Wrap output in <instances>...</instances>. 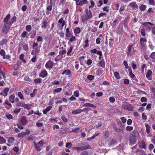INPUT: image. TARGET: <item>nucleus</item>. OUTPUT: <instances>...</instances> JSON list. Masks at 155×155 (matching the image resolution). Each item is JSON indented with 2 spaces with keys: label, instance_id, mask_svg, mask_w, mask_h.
<instances>
[{
  "label": "nucleus",
  "instance_id": "46",
  "mask_svg": "<svg viewBox=\"0 0 155 155\" xmlns=\"http://www.w3.org/2000/svg\"><path fill=\"white\" fill-rule=\"evenodd\" d=\"M20 68L18 64H15L14 66L13 69L15 70H18Z\"/></svg>",
  "mask_w": 155,
  "mask_h": 155
},
{
  "label": "nucleus",
  "instance_id": "10",
  "mask_svg": "<svg viewBox=\"0 0 155 155\" xmlns=\"http://www.w3.org/2000/svg\"><path fill=\"white\" fill-rule=\"evenodd\" d=\"M129 6L132 8L134 10H136L138 8V6L137 5L136 3L135 2H133L129 3Z\"/></svg>",
  "mask_w": 155,
  "mask_h": 155
},
{
  "label": "nucleus",
  "instance_id": "5",
  "mask_svg": "<svg viewBox=\"0 0 155 155\" xmlns=\"http://www.w3.org/2000/svg\"><path fill=\"white\" fill-rule=\"evenodd\" d=\"M45 67L47 69L50 70L53 68V62L50 60L46 62Z\"/></svg>",
  "mask_w": 155,
  "mask_h": 155
},
{
  "label": "nucleus",
  "instance_id": "27",
  "mask_svg": "<svg viewBox=\"0 0 155 155\" xmlns=\"http://www.w3.org/2000/svg\"><path fill=\"white\" fill-rule=\"evenodd\" d=\"M146 5L143 4H141L139 6L140 10L142 11H145L146 9Z\"/></svg>",
  "mask_w": 155,
  "mask_h": 155
},
{
  "label": "nucleus",
  "instance_id": "14",
  "mask_svg": "<svg viewBox=\"0 0 155 155\" xmlns=\"http://www.w3.org/2000/svg\"><path fill=\"white\" fill-rule=\"evenodd\" d=\"M74 46L73 45H71L69 47V49L68 50V52H67V56H71L72 55V52L73 49L74 48Z\"/></svg>",
  "mask_w": 155,
  "mask_h": 155
},
{
  "label": "nucleus",
  "instance_id": "23",
  "mask_svg": "<svg viewBox=\"0 0 155 155\" xmlns=\"http://www.w3.org/2000/svg\"><path fill=\"white\" fill-rule=\"evenodd\" d=\"M52 108V106H51L48 107L45 109L43 110V114H46L47 112L49 111Z\"/></svg>",
  "mask_w": 155,
  "mask_h": 155
},
{
  "label": "nucleus",
  "instance_id": "60",
  "mask_svg": "<svg viewBox=\"0 0 155 155\" xmlns=\"http://www.w3.org/2000/svg\"><path fill=\"white\" fill-rule=\"evenodd\" d=\"M0 54L2 56H4L5 55V52L3 49H2L0 51Z\"/></svg>",
  "mask_w": 155,
  "mask_h": 155
},
{
  "label": "nucleus",
  "instance_id": "1",
  "mask_svg": "<svg viewBox=\"0 0 155 155\" xmlns=\"http://www.w3.org/2000/svg\"><path fill=\"white\" fill-rule=\"evenodd\" d=\"M86 15L81 16V20L83 22H84L87 19L91 18L92 17V12L91 10L86 9L85 10Z\"/></svg>",
  "mask_w": 155,
  "mask_h": 155
},
{
  "label": "nucleus",
  "instance_id": "28",
  "mask_svg": "<svg viewBox=\"0 0 155 155\" xmlns=\"http://www.w3.org/2000/svg\"><path fill=\"white\" fill-rule=\"evenodd\" d=\"M87 0H81L78 3V5L80 6H82L83 5L87 3Z\"/></svg>",
  "mask_w": 155,
  "mask_h": 155
},
{
  "label": "nucleus",
  "instance_id": "16",
  "mask_svg": "<svg viewBox=\"0 0 155 155\" xmlns=\"http://www.w3.org/2000/svg\"><path fill=\"white\" fill-rule=\"evenodd\" d=\"M21 122L22 125H25L27 122L26 118L25 116H23L21 119Z\"/></svg>",
  "mask_w": 155,
  "mask_h": 155
},
{
  "label": "nucleus",
  "instance_id": "42",
  "mask_svg": "<svg viewBox=\"0 0 155 155\" xmlns=\"http://www.w3.org/2000/svg\"><path fill=\"white\" fill-rule=\"evenodd\" d=\"M131 64L133 70H135L137 68V66L135 63V62L134 61H132Z\"/></svg>",
  "mask_w": 155,
  "mask_h": 155
},
{
  "label": "nucleus",
  "instance_id": "33",
  "mask_svg": "<svg viewBox=\"0 0 155 155\" xmlns=\"http://www.w3.org/2000/svg\"><path fill=\"white\" fill-rule=\"evenodd\" d=\"M15 140V138L13 137H10L8 139V143H14Z\"/></svg>",
  "mask_w": 155,
  "mask_h": 155
},
{
  "label": "nucleus",
  "instance_id": "32",
  "mask_svg": "<svg viewBox=\"0 0 155 155\" xmlns=\"http://www.w3.org/2000/svg\"><path fill=\"white\" fill-rule=\"evenodd\" d=\"M16 19H17L16 17L15 16H14L11 19V21H9V24H10V25L11 24H12L13 23H14V22H15L16 21Z\"/></svg>",
  "mask_w": 155,
  "mask_h": 155
},
{
  "label": "nucleus",
  "instance_id": "39",
  "mask_svg": "<svg viewBox=\"0 0 155 155\" xmlns=\"http://www.w3.org/2000/svg\"><path fill=\"white\" fill-rule=\"evenodd\" d=\"M150 89L151 93L153 95L155 96V87H150Z\"/></svg>",
  "mask_w": 155,
  "mask_h": 155
},
{
  "label": "nucleus",
  "instance_id": "48",
  "mask_svg": "<svg viewBox=\"0 0 155 155\" xmlns=\"http://www.w3.org/2000/svg\"><path fill=\"white\" fill-rule=\"evenodd\" d=\"M90 3H91V5L89 7H88L89 8H93L94 7V5H95L94 2L93 0H91L90 1Z\"/></svg>",
  "mask_w": 155,
  "mask_h": 155
},
{
  "label": "nucleus",
  "instance_id": "3",
  "mask_svg": "<svg viewBox=\"0 0 155 155\" xmlns=\"http://www.w3.org/2000/svg\"><path fill=\"white\" fill-rule=\"evenodd\" d=\"M78 146L80 147L75 148V150L78 152H79V150H84L91 148L89 145H84V144L83 143L78 144Z\"/></svg>",
  "mask_w": 155,
  "mask_h": 155
},
{
  "label": "nucleus",
  "instance_id": "38",
  "mask_svg": "<svg viewBox=\"0 0 155 155\" xmlns=\"http://www.w3.org/2000/svg\"><path fill=\"white\" fill-rule=\"evenodd\" d=\"M114 75L115 78L119 79L120 78L119 73L117 71L115 72L114 73Z\"/></svg>",
  "mask_w": 155,
  "mask_h": 155
},
{
  "label": "nucleus",
  "instance_id": "9",
  "mask_svg": "<svg viewBox=\"0 0 155 155\" xmlns=\"http://www.w3.org/2000/svg\"><path fill=\"white\" fill-rule=\"evenodd\" d=\"M48 20L46 19H43L41 23V28H42L46 29L48 25Z\"/></svg>",
  "mask_w": 155,
  "mask_h": 155
},
{
  "label": "nucleus",
  "instance_id": "59",
  "mask_svg": "<svg viewBox=\"0 0 155 155\" xmlns=\"http://www.w3.org/2000/svg\"><path fill=\"white\" fill-rule=\"evenodd\" d=\"M92 63V60L91 59H89L87 60L86 64L87 65H90Z\"/></svg>",
  "mask_w": 155,
  "mask_h": 155
},
{
  "label": "nucleus",
  "instance_id": "17",
  "mask_svg": "<svg viewBox=\"0 0 155 155\" xmlns=\"http://www.w3.org/2000/svg\"><path fill=\"white\" fill-rule=\"evenodd\" d=\"M81 32V30L80 28L75 27L74 30V33L75 35L79 34Z\"/></svg>",
  "mask_w": 155,
  "mask_h": 155
},
{
  "label": "nucleus",
  "instance_id": "8",
  "mask_svg": "<svg viewBox=\"0 0 155 155\" xmlns=\"http://www.w3.org/2000/svg\"><path fill=\"white\" fill-rule=\"evenodd\" d=\"M133 46V45H129L127 48V56H132V48Z\"/></svg>",
  "mask_w": 155,
  "mask_h": 155
},
{
  "label": "nucleus",
  "instance_id": "18",
  "mask_svg": "<svg viewBox=\"0 0 155 155\" xmlns=\"http://www.w3.org/2000/svg\"><path fill=\"white\" fill-rule=\"evenodd\" d=\"M98 65L101 67L104 68L105 67V64L104 60H101L98 63Z\"/></svg>",
  "mask_w": 155,
  "mask_h": 155
},
{
  "label": "nucleus",
  "instance_id": "24",
  "mask_svg": "<svg viewBox=\"0 0 155 155\" xmlns=\"http://www.w3.org/2000/svg\"><path fill=\"white\" fill-rule=\"evenodd\" d=\"M89 41L88 39H86L84 42V43H85V44L83 46V47L84 48H85L89 46Z\"/></svg>",
  "mask_w": 155,
  "mask_h": 155
},
{
  "label": "nucleus",
  "instance_id": "62",
  "mask_svg": "<svg viewBox=\"0 0 155 155\" xmlns=\"http://www.w3.org/2000/svg\"><path fill=\"white\" fill-rule=\"evenodd\" d=\"M38 43L37 42H34L32 45V48L33 49H35L36 48L38 47Z\"/></svg>",
  "mask_w": 155,
  "mask_h": 155
},
{
  "label": "nucleus",
  "instance_id": "37",
  "mask_svg": "<svg viewBox=\"0 0 155 155\" xmlns=\"http://www.w3.org/2000/svg\"><path fill=\"white\" fill-rule=\"evenodd\" d=\"M6 140L3 137L0 136V144H2L6 142Z\"/></svg>",
  "mask_w": 155,
  "mask_h": 155
},
{
  "label": "nucleus",
  "instance_id": "21",
  "mask_svg": "<svg viewBox=\"0 0 155 155\" xmlns=\"http://www.w3.org/2000/svg\"><path fill=\"white\" fill-rule=\"evenodd\" d=\"M11 15L10 14H8L5 18L4 22L5 23H9L8 20L10 18Z\"/></svg>",
  "mask_w": 155,
  "mask_h": 155
},
{
  "label": "nucleus",
  "instance_id": "11",
  "mask_svg": "<svg viewBox=\"0 0 155 155\" xmlns=\"http://www.w3.org/2000/svg\"><path fill=\"white\" fill-rule=\"evenodd\" d=\"M124 109L129 111H132L133 110V107L130 104H126L123 107Z\"/></svg>",
  "mask_w": 155,
  "mask_h": 155
},
{
  "label": "nucleus",
  "instance_id": "55",
  "mask_svg": "<svg viewBox=\"0 0 155 155\" xmlns=\"http://www.w3.org/2000/svg\"><path fill=\"white\" fill-rule=\"evenodd\" d=\"M43 38L42 37L39 36L38 37L37 40L38 42H42L43 41Z\"/></svg>",
  "mask_w": 155,
  "mask_h": 155
},
{
  "label": "nucleus",
  "instance_id": "56",
  "mask_svg": "<svg viewBox=\"0 0 155 155\" xmlns=\"http://www.w3.org/2000/svg\"><path fill=\"white\" fill-rule=\"evenodd\" d=\"M133 129V127L131 126H127L126 127V129L127 131H131Z\"/></svg>",
  "mask_w": 155,
  "mask_h": 155
},
{
  "label": "nucleus",
  "instance_id": "13",
  "mask_svg": "<svg viewBox=\"0 0 155 155\" xmlns=\"http://www.w3.org/2000/svg\"><path fill=\"white\" fill-rule=\"evenodd\" d=\"M48 74V72L46 70H42L39 74V76L42 78H44L47 76Z\"/></svg>",
  "mask_w": 155,
  "mask_h": 155
},
{
  "label": "nucleus",
  "instance_id": "22",
  "mask_svg": "<svg viewBox=\"0 0 155 155\" xmlns=\"http://www.w3.org/2000/svg\"><path fill=\"white\" fill-rule=\"evenodd\" d=\"M58 23L60 24H61V27H63L65 24V21L63 20V18H61L58 21Z\"/></svg>",
  "mask_w": 155,
  "mask_h": 155
},
{
  "label": "nucleus",
  "instance_id": "19",
  "mask_svg": "<svg viewBox=\"0 0 155 155\" xmlns=\"http://www.w3.org/2000/svg\"><path fill=\"white\" fill-rule=\"evenodd\" d=\"M139 134V133L137 131L134 130L133 132V133L131 136H133V137L137 139L138 137Z\"/></svg>",
  "mask_w": 155,
  "mask_h": 155
},
{
  "label": "nucleus",
  "instance_id": "49",
  "mask_svg": "<svg viewBox=\"0 0 155 155\" xmlns=\"http://www.w3.org/2000/svg\"><path fill=\"white\" fill-rule=\"evenodd\" d=\"M62 90V88L61 87L60 88H57L55 89L54 90V91L55 92H60Z\"/></svg>",
  "mask_w": 155,
  "mask_h": 155
},
{
  "label": "nucleus",
  "instance_id": "36",
  "mask_svg": "<svg viewBox=\"0 0 155 155\" xmlns=\"http://www.w3.org/2000/svg\"><path fill=\"white\" fill-rule=\"evenodd\" d=\"M145 126L146 128L147 133L148 134L150 132V127L147 124H145Z\"/></svg>",
  "mask_w": 155,
  "mask_h": 155
},
{
  "label": "nucleus",
  "instance_id": "51",
  "mask_svg": "<svg viewBox=\"0 0 155 155\" xmlns=\"http://www.w3.org/2000/svg\"><path fill=\"white\" fill-rule=\"evenodd\" d=\"M94 78V76L93 75H89L87 76V78L90 81L93 80Z\"/></svg>",
  "mask_w": 155,
  "mask_h": 155
},
{
  "label": "nucleus",
  "instance_id": "29",
  "mask_svg": "<svg viewBox=\"0 0 155 155\" xmlns=\"http://www.w3.org/2000/svg\"><path fill=\"white\" fill-rule=\"evenodd\" d=\"M104 71L102 69H99L96 71V73L97 75L100 76L103 73Z\"/></svg>",
  "mask_w": 155,
  "mask_h": 155
},
{
  "label": "nucleus",
  "instance_id": "12",
  "mask_svg": "<svg viewBox=\"0 0 155 155\" xmlns=\"http://www.w3.org/2000/svg\"><path fill=\"white\" fill-rule=\"evenodd\" d=\"M9 88L8 87H6L4 89L3 91H2L0 93V95H3L4 97L7 96L8 93L9 91Z\"/></svg>",
  "mask_w": 155,
  "mask_h": 155
},
{
  "label": "nucleus",
  "instance_id": "58",
  "mask_svg": "<svg viewBox=\"0 0 155 155\" xmlns=\"http://www.w3.org/2000/svg\"><path fill=\"white\" fill-rule=\"evenodd\" d=\"M109 45L110 47L112 44H113V43L114 41V39L112 38H110L109 40Z\"/></svg>",
  "mask_w": 155,
  "mask_h": 155
},
{
  "label": "nucleus",
  "instance_id": "45",
  "mask_svg": "<svg viewBox=\"0 0 155 155\" xmlns=\"http://www.w3.org/2000/svg\"><path fill=\"white\" fill-rule=\"evenodd\" d=\"M140 33L142 35L145 36L146 35L145 30L144 28H142L140 30Z\"/></svg>",
  "mask_w": 155,
  "mask_h": 155
},
{
  "label": "nucleus",
  "instance_id": "2",
  "mask_svg": "<svg viewBox=\"0 0 155 155\" xmlns=\"http://www.w3.org/2000/svg\"><path fill=\"white\" fill-rule=\"evenodd\" d=\"M147 39L145 38H140V48L142 50H145L147 49V46L146 43Z\"/></svg>",
  "mask_w": 155,
  "mask_h": 155
},
{
  "label": "nucleus",
  "instance_id": "40",
  "mask_svg": "<svg viewBox=\"0 0 155 155\" xmlns=\"http://www.w3.org/2000/svg\"><path fill=\"white\" fill-rule=\"evenodd\" d=\"M5 116L9 120L13 118V116L10 114H7L5 115Z\"/></svg>",
  "mask_w": 155,
  "mask_h": 155
},
{
  "label": "nucleus",
  "instance_id": "61",
  "mask_svg": "<svg viewBox=\"0 0 155 155\" xmlns=\"http://www.w3.org/2000/svg\"><path fill=\"white\" fill-rule=\"evenodd\" d=\"M72 144L71 143H66V147L67 148H69L71 147Z\"/></svg>",
  "mask_w": 155,
  "mask_h": 155
},
{
  "label": "nucleus",
  "instance_id": "35",
  "mask_svg": "<svg viewBox=\"0 0 155 155\" xmlns=\"http://www.w3.org/2000/svg\"><path fill=\"white\" fill-rule=\"evenodd\" d=\"M34 81L36 84H40L42 82V79L40 78H38V79H35Z\"/></svg>",
  "mask_w": 155,
  "mask_h": 155
},
{
  "label": "nucleus",
  "instance_id": "25",
  "mask_svg": "<svg viewBox=\"0 0 155 155\" xmlns=\"http://www.w3.org/2000/svg\"><path fill=\"white\" fill-rule=\"evenodd\" d=\"M34 146L35 149L37 151L41 150V147L38 145L35 141H34Z\"/></svg>",
  "mask_w": 155,
  "mask_h": 155
},
{
  "label": "nucleus",
  "instance_id": "15",
  "mask_svg": "<svg viewBox=\"0 0 155 155\" xmlns=\"http://www.w3.org/2000/svg\"><path fill=\"white\" fill-rule=\"evenodd\" d=\"M137 139L134 137L133 136H131L130 138V143L132 144L131 145L135 144L136 141H137Z\"/></svg>",
  "mask_w": 155,
  "mask_h": 155
},
{
  "label": "nucleus",
  "instance_id": "57",
  "mask_svg": "<svg viewBox=\"0 0 155 155\" xmlns=\"http://www.w3.org/2000/svg\"><path fill=\"white\" fill-rule=\"evenodd\" d=\"M123 64L125 66L126 69H128L129 68V66L126 61H124L123 62Z\"/></svg>",
  "mask_w": 155,
  "mask_h": 155
},
{
  "label": "nucleus",
  "instance_id": "64",
  "mask_svg": "<svg viewBox=\"0 0 155 155\" xmlns=\"http://www.w3.org/2000/svg\"><path fill=\"white\" fill-rule=\"evenodd\" d=\"M88 155V153L86 151H82L81 153V155Z\"/></svg>",
  "mask_w": 155,
  "mask_h": 155
},
{
  "label": "nucleus",
  "instance_id": "53",
  "mask_svg": "<svg viewBox=\"0 0 155 155\" xmlns=\"http://www.w3.org/2000/svg\"><path fill=\"white\" fill-rule=\"evenodd\" d=\"M66 53V51L65 49H63L59 51V54L61 55H64Z\"/></svg>",
  "mask_w": 155,
  "mask_h": 155
},
{
  "label": "nucleus",
  "instance_id": "54",
  "mask_svg": "<svg viewBox=\"0 0 155 155\" xmlns=\"http://www.w3.org/2000/svg\"><path fill=\"white\" fill-rule=\"evenodd\" d=\"M44 140H42L40 141H39L38 143L37 144L38 145H39V146H40V147H41L44 144Z\"/></svg>",
  "mask_w": 155,
  "mask_h": 155
},
{
  "label": "nucleus",
  "instance_id": "6",
  "mask_svg": "<svg viewBox=\"0 0 155 155\" xmlns=\"http://www.w3.org/2000/svg\"><path fill=\"white\" fill-rule=\"evenodd\" d=\"M26 130V132L19 133L18 136V137L19 138H23L26 135L29 134L30 133V130L28 129H27Z\"/></svg>",
  "mask_w": 155,
  "mask_h": 155
},
{
  "label": "nucleus",
  "instance_id": "52",
  "mask_svg": "<svg viewBox=\"0 0 155 155\" xmlns=\"http://www.w3.org/2000/svg\"><path fill=\"white\" fill-rule=\"evenodd\" d=\"M75 39V37L74 36H71V37L70 38L68 44H69L70 42H72L74 41Z\"/></svg>",
  "mask_w": 155,
  "mask_h": 155
},
{
  "label": "nucleus",
  "instance_id": "63",
  "mask_svg": "<svg viewBox=\"0 0 155 155\" xmlns=\"http://www.w3.org/2000/svg\"><path fill=\"white\" fill-rule=\"evenodd\" d=\"M151 58L153 59H155V52L152 53L150 55Z\"/></svg>",
  "mask_w": 155,
  "mask_h": 155
},
{
  "label": "nucleus",
  "instance_id": "47",
  "mask_svg": "<svg viewBox=\"0 0 155 155\" xmlns=\"http://www.w3.org/2000/svg\"><path fill=\"white\" fill-rule=\"evenodd\" d=\"M8 42V40L6 38L2 39L1 42V45H3Z\"/></svg>",
  "mask_w": 155,
  "mask_h": 155
},
{
  "label": "nucleus",
  "instance_id": "30",
  "mask_svg": "<svg viewBox=\"0 0 155 155\" xmlns=\"http://www.w3.org/2000/svg\"><path fill=\"white\" fill-rule=\"evenodd\" d=\"M153 74L152 71L150 70H148L146 76V77L148 78H149Z\"/></svg>",
  "mask_w": 155,
  "mask_h": 155
},
{
  "label": "nucleus",
  "instance_id": "31",
  "mask_svg": "<svg viewBox=\"0 0 155 155\" xmlns=\"http://www.w3.org/2000/svg\"><path fill=\"white\" fill-rule=\"evenodd\" d=\"M23 48L25 51H28L29 50V47L28 44L24 42V45Z\"/></svg>",
  "mask_w": 155,
  "mask_h": 155
},
{
  "label": "nucleus",
  "instance_id": "4",
  "mask_svg": "<svg viewBox=\"0 0 155 155\" xmlns=\"http://www.w3.org/2000/svg\"><path fill=\"white\" fill-rule=\"evenodd\" d=\"M10 25L9 23H5L2 29V32L5 34H7L9 29Z\"/></svg>",
  "mask_w": 155,
  "mask_h": 155
},
{
  "label": "nucleus",
  "instance_id": "34",
  "mask_svg": "<svg viewBox=\"0 0 155 155\" xmlns=\"http://www.w3.org/2000/svg\"><path fill=\"white\" fill-rule=\"evenodd\" d=\"M5 104L8 105V106H5V107L7 109H9L12 107V104L8 101H6Z\"/></svg>",
  "mask_w": 155,
  "mask_h": 155
},
{
  "label": "nucleus",
  "instance_id": "7",
  "mask_svg": "<svg viewBox=\"0 0 155 155\" xmlns=\"http://www.w3.org/2000/svg\"><path fill=\"white\" fill-rule=\"evenodd\" d=\"M88 108H85L84 109L81 110L80 109H77L75 110H74L72 111V114L76 115L79 114L82 112L85 111L86 110H87Z\"/></svg>",
  "mask_w": 155,
  "mask_h": 155
},
{
  "label": "nucleus",
  "instance_id": "26",
  "mask_svg": "<svg viewBox=\"0 0 155 155\" xmlns=\"http://www.w3.org/2000/svg\"><path fill=\"white\" fill-rule=\"evenodd\" d=\"M71 73V71L69 69L64 70L62 73V75L65 74L66 75H69Z\"/></svg>",
  "mask_w": 155,
  "mask_h": 155
},
{
  "label": "nucleus",
  "instance_id": "50",
  "mask_svg": "<svg viewBox=\"0 0 155 155\" xmlns=\"http://www.w3.org/2000/svg\"><path fill=\"white\" fill-rule=\"evenodd\" d=\"M110 84L109 82L107 81H103L102 83V84H101V85H105L108 86V85H109Z\"/></svg>",
  "mask_w": 155,
  "mask_h": 155
},
{
  "label": "nucleus",
  "instance_id": "20",
  "mask_svg": "<svg viewBox=\"0 0 155 155\" xmlns=\"http://www.w3.org/2000/svg\"><path fill=\"white\" fill-rule=\"evenodd\" d=\"M147 68V65L145 64H142L141 66V72L142 74H143L144 71V69L146 68Z\"/></svg>",
  "mask_w": 155,
  "mask_h": 155
},
{
  "label": "nucleus",
  "instance_id": "43",
  "mask_svg": "<svg viewBox=\"0 0 155 155\" xmlns=\"http://www.w3.org/2000/svg\"><path fill=\"white\" fill-rule=\"evenodd\" d=\"M142 24L145 26H147L148 24H149L151 25H153L154 24L151 22H145L143 23H142Z\"/></svg>",
  "mask_w": 155,
  "mask_h": 155
},
{
  "label": "nucleus",
  "instance_id": "41",
  "mask_svg": "<svg viewBox=\"0 0 155 155\" xmlns=\"http://www.w3.org/2000/svg\"><path fill=\"white\" fill-rule=\"evenodd\" d=\"M84 107H95V106L93 104L90 103H85L83 105Z\"/></svg>",
  "mask_w": 155,
  "mask_h": 155
},
{
  "label": "nucleus",
  "instance_id": "44",
  "mask_svg": "<svg viewBox=\"0 0 155 155\" xmlns=\"http://www.w3.org/2000/svg\"><path fill=\"white\" fill-rule=\"evenodd\" d=\"M32 29L31 26V25H28L26 26V29L28 32L30 31Z\"/></svg>",
  "mask_w": 155,
  "mask_h": 155
}]
</instances>
